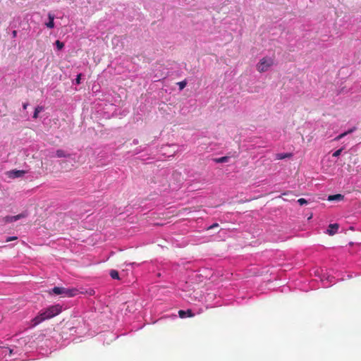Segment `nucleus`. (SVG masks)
<instances>
[{
	"instance_id": "nucleus-3",
	"label": "nucleus",
	"mask_w": 361,
	"mask_h": 361,
	"mask_svg": "<svg viewBox=\"0 0 361 361\" xmlns=\"http://www.w3.org/2000/svg\"><path fill=\"white\" fill-rule=\"evenodd\" d=\"M274 63V59L270 57H264L257 64V70L259 73H264L272 66Z\"/></svg>"
},
{
	"instance_id": "nucleus-17",
	"label": "nucleus",
	"mask_w": 361,
	"mask_h": 361,
	"mask_svg": "<svg viewBox=\"0 0 361 361\" xmlns=\"http://www.w3.org/2000/svg\"><path fill=\"white\" fill-rule=\"evenodd\" d=\"M178 85L179 86V89L180 90H182L183 89H184L185 87L187 82L185 80H183V81L178 82Z\"/></svg>"
},
{
	"instance_id": "nucleus-6",
	"label": "nucleus",
	"mask_w": 361,
	"mask_h": 361,
	"mask_svg": "<svg viewBox=\"0 0 361 361\" xmlns=\"http://www.w3.org/2000/svg\"><path fill=\"white\" fill-rule=\"evenodd\" d=\"M179 317L181 318H184L185 317H192L194 316L191 310H179L178 311Z\"/></svg>"
},
{
	"instance_id": "nucleus-22",
	"label": "nucleus",
	"mask_w": 361,
	"mask_h": 361,
	"mask_svg": "<svg viewBox=\"0 0 361 361\" xmlns=\"http://www.w3.org/2000/svg\"><path fill=\"white\" fill-rule=\"evenodd\" d=\"M219 226V224L217 223H215L214 224H212V226H210L208 229H212V228H216Z\"/></svg>"
},
{
	"instance_id": "nucleus-5",
	"label": "nucleus",
	"mask_w": 361,
	"mask_h": 361,
	"mask_svg": "<svg viewBox=\"0 0 361 361\" xmlns=\"http://www.w3.org/2000/svg\"><path fill=\"white\" fill-rule=\"evenodd\" d=\"M338 228H339V225L338 224H330L327 229V233L329 235H333L337 233Z\"/></svg>"
},
{
	"instance_id": "nucleus-10",
	"label": "nucleus",
	"mask_w": 361,
	"mask_h": 361,
	"mask_svg": "<svg viewBox=\"0 0 361 361\" xmlns=\"http://www.w3.org/2000/svg\"><path fill=\"white\" fill-rule=\"evenodd\" d=\"M48 18H49V20L47 23H46V25L49 28H53L54 27V16L53 14H51V13H49L48 14Z\"/></svg>"
},
{
	"instance_id": "nucleus-12",
	"label": "nucleus",
	"mask_w": 361,
	"mask_h": 361,
	"mask_svg": "<svg viewBox=\"0 0 361 361\" xmlns=\"http://www.w3.org/2000/svg\"><path fill=\"white\" fill-rule=\"evenodd\" d=\"M229 159V157L227 156L221 157L219 158L214 159V161L216 163H225L227 162Z\"/></svg>"
},
{
	"instance_id": "nucleus-24",
	"label": "nucleus",
	"mask_w": 361,
	"mask_h": 361,
	"mask_svg": "<svg viewBox=\"0 0 361 361\" xmlns=\"http://www.w3.org/2000/svg\"><path fill=\"white\" fill-rule=\"evenodd\" d=\"M17 34V32L16 30L13 31V37H16Z\"/></svg>"
},
{
	"instance_id": "nucleus-21",
	"label": "nucleus",
	"mask_w": 361,
	"mask_h": 361,
	"mask_svg": "<svg viewBox=\"0 0 361 361\" xmlns=\"http://www.w3.org/2000/svg\"><path fill=\"white\" fill-rule=\"evenodd\" d=\"M17 239V237L16 236H12V237H8L6 239V242H10V241H12V240H15Z\"/></svg>"
},
{
	"instance_id": "nucleus-2",
	"label": "nucleus",
	"mask_w": 361,
	"mask_h": 361,
	"mask_svg": "<svg viewBox=\"0 0 361 361\" xmlns=\"http://www.w3.org/2000/svg\"><path fill=\"white\" fill-rule=\"evenodd\" d=\"M78 290L75 288H66L63 287H54L49 292L56 295H63L67 297H73L77 295Z\"/></svg>"
},
{
	"instance_id": "nucleus-14",
	"label": "nucleus",
	"mask_w": 361,
	"mask_h": 361,
	"mask_svg": "<svg viewBox=\"0 0 361 361\" xmlns=\"http://www.w3.org/2000/svg\"><path fill=\"white\" fill-rule=\"evenodd\" d=\"M110 276L114 279H119L118 272L116 270H114V269L111 270Z\"/></svg>"
},
{
	"instance_id": "nucleus-13",
	"label": "nucleus",
	"mask_w": 361,
	"mask_h": 361,
	"mask_svg": "<svg viewBox=\"0 0 361 361\" xmlns=\"http://www.w3.org/2000/svg\"><path fill=\"white\" fill-rule=\"evenodd\" d=\"M43 110V107L41 106H38L35 108V111H34V114H33V118H38V115H39V113L41 112Z\"/></svg>"
},
{
	"instance_id": "nucleus-19",
	"label": "nucleus",
	"mask_w": 361,
	"mask_h": 361,
	"mask_svg": "<svg viewBox=\"0 0 361 361\" xmlns=\"http://www.w3.org/2000/svg\"><path fill=\"white\" fill-rule=\"evenodd\" d=\"M343 150V148H341V149L336 150V152H334L333 157H337L340 156V154H341Z\"/></svg>"
},
{
	"instance_id": "nucleus-4",
	"label": "nucleus",
	"mask_w": 361,
	"mask_h": 361,
	"mask_svg": "<svg viewBox=\"0 0 361 361\" xmlns=\"http://www.w3.org/2000/svg\"><path fill=\"white\" fill-rule=\"evenodd\" d=\"M26 215L25 214H19L18 215H16V216H6L5 217H4L3 219V221L4 223L6 224H8V223H11V222H13V221H16L22 218H24L25 217Z\"/></svg>"
},
{
	"instance_id": "nucleus-23",
	"label": "nucleus",
	"mask_w": 361,
	"mask_h": 361,
	"mask_svg": "<svg viewBox=\"0 0 361 361\" xmlns=\"http://www.w3.org/2000/svg\"><path fill=\"white\" fill-rule=\"evenodd\" d=\"M27 106H28V104H27V103H24V104H23V109H27Z\"/></svg>"
},
{
	"instance_id": "nucleus-11",
	"label": "nucleus",
	"mask_w": 361,
	"mask_h": 361,
	"mask_svg": "<svg viewBox=\"0 0 361 361\" xmlns=\"http://www.w3.org/2000/svg\"><path fill=\"white\" fill-rule=\"evenodd\" d=\"M293 156L291 153H279L276 154V158L278 160H281L286 158H290Z\"/></svg>"
},
{
	"instance_id": "nucleus-15",
	"label": "nucleus",
	"mask_w": 361,
	"mask_h": 361,
	"mask_svg": "<svg viewBox=\"0 0 361 361\" xmlns=\"http://www.w3.org/2000/svg\"><path fill=\"white\" fill-rule=\"evenodd\" d=\"M13 173L14 174L13 177L18 178V177L22 176L25 173V171H15L13 172Z\"/></svg>"
},
{
	"instance_id": "nucleus-8",
	"label": "nucleus",
	"mask_w": 361,
	"mask_h": 361,
	"mask_svg": "<svg viewBox=\"0 0 361 361\" xmlns=\"http://www.w3.org/2000/svg\"><path fill=\"white\" fill-rule=\"evenodd\" d=\"M356 130V128L355 127H353V128L348 130V131L346 132H344L341 134H340L339 135H338L337 137H336L334 138V140H340L341 139H342L343 137H344L345 136H346L347 135L353 133V131H355Z\"/></svg>"
},
{
	"instance_id": "nucleus-20",
	"label": "nucleus",
	"mask_w": 361,
	"mask_h": 361,
	"mask_svg": "<svg viewBox=\"0 0 361 361\" xmlns=\"http://www.w3.org/2000/svg\"><path fill=\"white\" fill-rule=\"evenodd\" d=\"M82 74L80 73L77 75V78L75 79L76 84L79 85L80 83V79H81Z\"/></svg>"
},
{
	"instance_id": "nucleus-18",
	"label": "nucleus",
	"mask_w": 361,
	"mask_h": 361,
	"mask_svg": "<svg viewBox=\"0 0 361 361\" xmlns=\"http://www.w3.org/2000/svg\"><path fill=\"white\" fill-rule=\"evenodd\" d=\"M298 202L300 204V205L302 206L304 204H307L308 203V201L304 198H300L298 200Z\"/></svg>"
},
{
	"instance_id": "nucleus-1",
	"label": "nucleus",
	"mask_w": 361,
	"mask_h": 361,
	"mask_svg": "<svg viewBox=\"0 0 361 361\" xmlns=\"http://www.w3.org/2000/svg\"><path fill=\"white\" fill-rule=\"evenodd\" d=\"M61 310L62 307L59 305H52L48 307L44 311L41 312L32 320L33 325L36 326L46 319H51L58 315Z\"/></svg>"
},
{
	"instance_id": "nucleus-16",
	"label": "nucleus",
	"mask_w": 361,
	"mask_h": 361,
	"mask_svg": "<svg viewBox=\"0 0 361 361\" xmlns=\"http://www.w3.org/2000/svg\"><path fill=\"white\" fill-rule=\"evenodd\" d=\"M55 44L59 50L62 49L64 47V44L59 40H56Z\"/></svg>"
},
{
	"instance_id": "nucleus-7",
	"label": "nucleus",
	"mask_w": 361,
	"mask_h": 361,
	"mask_svg": "<svg viewBox=\"0 0 361 361\" xmlns=\"http://www.w3.org/2000/svg\"><path fill=\"white\" fill-rule=\"evenodd\" d=\"M56 156L59 158H62V157H71V154L67 153L66 151H64L63 149H57L56 151Z\"/></svg>"
},
{
	"instance_id": "nucleus-9",
	"label": "nucleus",
	"mask_w": 361,
	"mask_h": 361,
	"mask_svg": "<svg viewBox=\"0 0 361 361\" xmlns=\"http://www.w3.org/2000/svg\"><path fill=\"white\" fill-rule=\"evenodd\" d=\"M343 198H344V196L343 195L336 194V195H329L328 197V200L329 201H334V200L340 201V200H343Z\"/></svg>"
}]
</instances>
